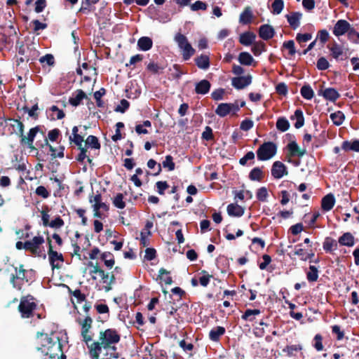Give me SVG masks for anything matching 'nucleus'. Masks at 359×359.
<instances>
[{"instance_id":"nucleus-1","label":"nucleus","mask_w":359,"mask_h":359,"mask_svg":"<svg viewBox=\"0 0 359 359\" xmlns=\"http://www.w3.org/2000/svg\"><path fill=\"white\" fill-rule=\"evenodd\" d=\"M36 344L37 349L50 359H58L60 355L64 356L58 333L52 332L48 335L39 332L36 337Z\"/></svg>"},{"instance_id":"nucleus-2","label":"nucleus","mask_w":359,"mask_h":359,"mask_svg":"<svg viewBox=\"0 0 359 359\" xmlns=\"http://www.w3.org/2000/svg\"><path fill=\"white\" fill-rule=\"evenodd\" d=\"M120 341V335L113 329H107L104 332H100L99 341L100 344V352L102 349L116 350L115 344Z\"/></svg>"},{"instance_id":"nucleus-3","label":"nucleus","mask_w":359,"mask_h":359,"mask_svg":"<svg viewBox=\"0 0 359 359\" xmlns=\"http://www.w3.org/2000/svg\"><path fill=\"white\" fill-rule=\"evenodd\" d=\"M178 48L182 51V57L184 60H188L195 53V50L188 41L187 38L181 33H177L174 37Z\"/></svg>"},{"instance_id":"nucleus-4","label":"nucleus","mask_w":359,"mask_h":359,"mask_svg":"<svg viewBox=\"0 0 359 359\" xmlns=\"http://www.w3.org/2000/svg\"><path fill=\"white\" fill-rule=\"evenodd\" d=\"M36 306L33 297L28 295L22 297L18 306L22 318H28L32 317Z\"/></svg>"},{"instance_id":"nucleus-5","label":"nucleus","mask_w":359,"mask_h":359,"mask_svg":"<svg viewBox=\"0 0 359 359\" xmlns=\"http://www.w3.org/2000/svg\"><path fill=\"white\" fill-rule=\"evenodd\" d=\"M277 152V145L273 142H266L261 144L257 151L259 161H264L272 158Z\"/></svg>"},{"instance_id":"nucleus-6","label":"nucleus","mask_w":359,"mask_h":359,"mask_svg":"<svg viewBox=\"0 0 359 359\" xmlns=\"http://www.w3.org/2000/svg\"><path fill=\"white\" fill-rule=\"evenodd\" d=\"M15 122L17 124V127L18 129V133L21 137V142L31 147L32 146L34 138L39 130V128L36 126L31 128L28 133L27 137H26L24 135L23 123L18 120H15Z\"/></svg>"},{"instance_id":"nucleus-7","label":"nucleus","mask_w":359,"mask_h":359,"mask_svg":"<svg viewBox=\"0 0 359 359\" xmlns=\"http://www.w3.org/2000/svg\"><path fill=\"white\" fill-rule=\"evenodd\" d=\"M37 46L38 45L34 42L26 46L22 44L19 46L18 53L22 56H25L27 62L34 60L39 56Z\"/></svg>"},{"instance_id":"nucleus-8","label":"nucleus","mask_w":359,"mask_h":359,"mask_svg":"<svg viewBox=\"0 0 359 359\" xmlns=\"http://www.w3.org/2000/svg\"><path fill=\"white\" fill-rule=\"evenodd\" d=\"M90 203L93 204L92 208L95 217L102 218L103 214L102 211H107L109 210L108 205L102 201L100 194H97L93 198H90Z\"/></svg>"},{"instance_id":"nucleus-9","label":"nucleus","mask_w":359,"mask_h":359,"mask_svg":"<svg viewBox=\"0 0 359 359\" xmlns=\"http://www.w3.org/2000/svg\"><path fill=\"white\" fill-rule=\"evenodd\" d=\"M44 243V238L41 236H34L32 240L24 243V249L30 251L32 254L40 256V246Z\"/></svg>"},{"instance_id":"nucleus-10","label":"nucleus","mask_w":359,"mask_h":359,"mask_svg":"<svg viewBox=\"0 0 359 359\" xmlns=\"http://www.w3.org/2000/svg\"><path fill=\"white\" fill-rule=\"evenodd\" d=\"M238 111L239 106L236 101L233 103H220L215 109V114L220 117H224L231 113L235 114Z\"/></svg>"},{"instance_id":"nucleus-11","label":"nucleus","mask_w":359,"mask_h":359,"mask_svg":"<svg viewBox=\"0 0 359 359\" xmlns=\"http://www.w3.org/2000/svg\"><path fill=\"white\" fill-rule=\"evenodd\" d=\"M48 259L53 269H60L64 262L63 256L61 253L53 250L50 241H49V249L48 251Z\"/></svg>"},{"instance_id":"nucleus-12","label":"nucleus","mask_w":359,"mask_h":359,"mask_svg":"<svg viewBox=\"0 0 359 359\" xmlns=\"http://www.w3.org/2000/svg\"><path fill=\"white\" fill-rule=\"evenodd\" d=\"M271 175L276 179H280L287 175L286 166L280 161H275L271 168Z\"/></svg>"},{"instance_id":"nucleus-13","label":"nucleus","mask_w":359,"mask_h":359,"mask_svg":"<svg viewBox=\"0 0 359 359\" xmlns=\"http://www.w3.org/2000/svg\"><path fill=\"white\" fill-rule=\"evenodd\" d=\"M351 27V25L345 20H338L334 26L333 34L336 36H340L347 33Z\"/></svg>"},{"instance_id":"nucleus-14","label":"nucleus","mask_w":359,"mask_h":359,"mask_svg":"<svg viewBox=\"0 0 359 359\" xmlns=\"http://www.w3.org/2000/svg\"><path fill=\"white\" fill-rule=\"evenodd\" d=\"M252 82V76L250 75L245 76L235 77L232 79L231 84L236 89H243L249 86Z\"/></svg>"},{"instance_id":"nucleus-15","label":"nucleus","mask_w":359,"mask_h":359,"mask_svg":"<svg viewBox=\"0 0 359 359\" xmlns=\"http://www.w3.org/2000/svg\"><path fill=\"white\" fill-rule=\"evenodd\" d=\"M275 35V30L272 26L265 24L260 26L259 29V36L264 40H269Z\"/></svg>"},{"instance_id":"nucleus-16","label":"nucleus","mask_w":359,"mask_h":359,"mask_svg":"<svg viewBox=\"0 0 359 359\" xmlns=\"http://www.w3.org/2000/svg\"><path fill=\"white\" fill-rule=\"evenodd\" d=\"M290 26L293 29H297L300 25L302 13L300 12H292L285 15Z\"/></svg>"},{"instance_id":"nucleus-17","label":"nucleus","mask_w":359,"mask_h":359,"mask_svg":"<svg viewBox=\"0 0 359 359\" xmlns=\"http://www.w3.org/2000/svg\"><path fill=\"white\" fill-rule=\"evenodd\" d=\"M338 243L342 246L353 247L355 245V238L352 233L346 232L339 238Z\"/></svg>"},{"instance_id":"nucleus-18","label":"nucleus","mask_w":359,"mask_h":359,"mask_svg":"<svg viewBox=\"0 0 359 359\" xmlns=\"http://www.w3.org/2000/svg\"><path fill=\"white\" fill-rule=\"evenodd\" d=\"M256 39V35L251 32H245L240 35L239 42L246 46L252 45Z\"/></svg>"},{"instance_id":"nucleus-19","label":"nucleus","mask_w":359,"mask_h":359,"mask_svg":"<svg viewBox=\"0 0 359 359\" xmlns=\"http://www.w3.org/2000/svg\"><path fill=\"white\" fill-rule=\"evenodd\" d=\"M335 203V198L331 194L326 195L322 199L321 207L324 211H330L332 209Z\"/></svg>"},{"instance_id":"nucleus-20","label":"nucleus","mask_w":359,"mask_h":359,"mask_svg":"<svg viewBox=\"0 0 359 359\" xmlns=\"http://www.w3.org/2000/svg\"><path fill=\"white\" fill-rule=\"evenodd\" d=\"M210 83L203 79L196 84L195 91L197 94L205 95L210 91Z\"/></svg>"},{"instance_id":"nucleus-21","label":"nucleus","mask_w":359,"mask_h":359,"mask_svg":"<svg viewBox=\"0 0 359 359\" xmlns=\"http://www.w3.org/2000/svg\"><path fill=\"white\" fill-rule=\"evenodd\" d=\"M227 212L231 217H241L244 214V208L238 204L231 203L227 206Z\"/></svg>"},{"instance_id":"nucleus-22","label":"nucleus","mask_w":359,"mask_h":359,"mask_svg":"<svg viewBox=\"0 0 359 359\" xmlns=\"http://www.w3.org/2000/svg\"><path fill=\"white\" fill-rule=\"evenodd\" d=\"M152 40L148 36H142L137 41V46L140 50L143 51H147L152 47Z\"/></svg>"},{"instance_id":"nucleus-23","label":"nucleus","mask_w":359,"mask_h":359,"mask_svg":"<svg viewBox=\"0 0 359 359\" xmlns=\"http://www.w3.org/2000/svg\"><path fill=\"white\" fill-rule=\"evenodd\" d=\"M86 97V93L82 90H77L69 98V102L72 106L76 107L80 104L81 100Z\"/></svg>"},{"instance_id":"nucleus-24","label":"nucleus","mask_w":359,"mask_h":359,"mask_svg":"<svg viewBox=\"0 0 359 359\" xmlns=\"http://www.w3.org/2000/svg\"><path fill=\"white\" fill-rule=\"evenodd\" d=\"M287 149L290 151L292 156H297L299 157L303 156L305 153V149H300L296 142H291L287 144Z\"/></svg>"},{"instance_id":"nucleus-25","label":"nucleus","mask_w":359,"mask_h":359,"mask_svg":"<svg viewBox=\"0 0 359 359\" xmlns=\"http://www.w3.org/2000/svg\"><path fill=\"white\" fill-rule=\"evenodd\" d=\"M196 64L199 69H207L210 67V59L206 55H201L195 59Z\"/></svg>"},{"instance_id":"nucleus-26","label":"nucleus","mask_w":359,"mask_h":359,"mask_svg":"<svg viewBox=\"0 0 359 359\" xmlns=\"http://www.w3.org/2000/svg\"><path fill=\"white\" fill-rule=\"evenodd\" d=\"M252 18V13L250 7H247L241 13L239 18V22L243 25L249 24Z\"/></svg>"},{"instance_id":"nucleus-27","label":"nucleus","mask_w":359,"mask_h":359,"mask_svg":"<svg viewBox=\"0 0 359 359\" xmlns=\"http://www.w3.org/2000/svg\"><path fill=\"white\" fill-rule=\"evenodd\" d=\"M323 97L330 101L334 102L339 97V93L332 88H326L323 93Z\"/></svg>"},{"instance_id":"nucleus-28","label":"nucleus","mask_w":359,"mask_h":359,"mask_svg":"<svg viewBox=\"0 0 359 359\" xmlns=\"http://www.w3.org/2000/svg\"><path fill=\"white\" fill-rule=\"evenodd\" d=\"M225 332V329L223 327L218 326L212 329L209 332V337L213 341H217L219 337Z\"/></svg>"},{"instance_id":"nucleus-29","label":"nucleus","mask_w":359,"mask_h":359,"mask_svg":"<svg viewBox=\"0 0 359 359\" xmlns=\"http://www.w3.org/2000/svg\"><path fill=\"white\" fill-rule=\"evenodd\" d=\"M341 149L346 151H353L359 152V140H354L353 142L344 141L342 143Z\"/></svg>"},{"instance_id":"nucleus-30","label":"nucleus","mask_w":359,"mask_h":359,"mask_svg":"<svg viewBox=\"0 0 359 359\" xmlns=\"http://www.w3.org/2000/svg\"><path fill=\"white\" fill-rule=\"evenodd\" d=\"M330 119L332 120V121L333 122V123L335 125V126H341L344 121V118H345V116L343 112H341V111H335L334 113H332L330 116Z\"/></svg>"},{"instance_id":"nucleus-31","label":"nucleus","mask_w":359,"mask_h":359,"mask_svg":"<svg viewBox=\"0 0 359 359\" xmlns=\"http://www.w3.org/2000/svg\"><path fill=\"white\" fill-rule=\"evenodd\" d=\"M101 259L103 260L105 266L109 269L114 265V259L113 255L109 252H104L101 255Z\"/></svg>"},{"instance_id":"nucleus-32","label":"nucleus","mask_w":359,"mask_h":359,"mask_svg":"<svg viewBox=\"0 0 359 359\" xmlns=\"http://www.w3.org/2000/svg\"><path fill=\"white\" fill-rule=\"evenodd\" d=\"M238 60L242 65H250L254 59L250 53L247 52H242L239 54Z\"/></svg>"},{"instance_id":"nucleus-33","label":"nucleus","mask_w":359,"mask_h":359,"mask_svg":"<svg viewBox=\"0 0 359 359\" xmlns=\"http://www.w3.org/2000/svg\"><path fill=\"white\" fill-rule=\"evenodd\" d=\"M337 242L332 238H327L323 243V249L326 252H332L337 248Z\"/></svg>"},{"instance_id":"nucleus-34","label":"nucleus","mask_w":359,"mask_h":359,"mask_svg":"<svg viewBox=\"0 0 359 359\" xmlns=\"http://www.w3.org/2000/svg\"><path fill=\"white\" fill-rule=\"evenodd\" d=\"M307 280L309 282L316 281L318 278V270L315 266H310L309 271L306 273Z\"/></svg>"},{"instance_id":"nucleus-35","label":"nucleus","mask_w":359,"mask_h":359,"mask_svg":"<svg viewBox=\"0 0 359 359\" xmlns=\"http://www.w3.org/2000/svg\"><path fill=\"white\" fill-rule=\"evenodd\" d=\"M284 8V2L283 0H274L271 5V13L273 15H279Z\"/></svg>"},{"instance_id":"nucleus-36","label":"nucleus","mask_w":359,"mask_h":359,"mask_svg":"<svg viewBox=\"0 0 359 359\" xmlns=\"http://www.w3.org/2000/svg\"><path fill=\"white\" fill-rule=\"evenodd\" d=\"M260 313L259 309H247L245 313L242 315V319L245 320L252 321L255 316Z\"/></svg>"},{"instance_id":"nucleus-37","label":"nucleus","mask_w":359,"mask_h":359,"mask_svg":"<svg viewBox=\"0 0 359 359\" xmlns=\"http://www.w3.org/2000/svg\"><path fill=\"white\" fill-rule=\"evenodd\" d=\"M302 96L308 100H311L313 97L314 93L310 86H304L300 90Z\"/></svg>"},{"instance_id":"nucleus-38","label":"nucleus","mask_w":359,"mask_h":359,"mask_svg":"<svg viewBox=\"0 0 359 359\" xmlns=\"http://www.w3.org/2000/svg\"><path fill=\"white\" fill-rule=\"evenodd\" d=\"M86 145L90 148L99 149L100 148V144L99 143L98 139L94 135H89L86 140Z\"/></svg>"},{"instance_id":"nucleus-39","label":"nucleus","mask_w":359,"mask_h":359,"mask_svg":"<svg viewBox=\"0 0 359 359\" xmlns=\"http://www.w3.org/2000/svg\"><path fill=\"white\" fill-rule=\"evenodd\" d=\"M268 325L264 322L260 321L258 326H256L253 330V333L256 337H262L264 335L265 330L264 327H267Z\"/></svg>"},{"instance_id":"nucleus-40","label":"nucleus","mask_w":359,"mask_h":359,"mask_svg":"<svg viewBox=\"0 0 359 359\" xmlns=\"http://www.w3.org/2000/svg\"><path fill=\"white\" fill-rule=\"evenodd\" d=\"M151 121L147 120L143 122L142 124H139L135 126V131L138 134H147L149 132L145 128H151Z\"/></svg>"},{"instance_id":"nucleus-41","label":"nucleus","mask_w":359,"mask_h":359,"mask_svg":"<svg viewBox=\"0 0 359 359\" xmlns=\"http://www.w3.org/2000/svg\"><path fill=\"white\" fill-rule=\"evenodd\" d=\"M276 128L282 132H285L289 129L290 123L285 118H279L276 122Z\"/></svg>"},{"instance_id":"nucleus-42","label":"nucleus","mask_w":359,"mask_h":359,"mask_svg":"<svg viewBox=\"0 0 359 359\" xmlns=\"http://www.w3.org/2000/svg\"><path fill=\"white\" fill-rule=\"evenodd\" d=\"M264 50L265 44L263 42L259 41L252 43V51L255 55L258 56Z\"/></svg>"},{"instance_id":"nucleus-43","label":"nucleus","mask_w":359,"mask_h":359,"mask_svg":"<svg viewBox=\"0 0 359 359\" xmlns=\"http://www.w3.org/2000/svg\"><path fill=\"white\" fill-rule=\"evenodd\" d=\"M257 198L262 202H266L269 197L268 190L266 187H262L257 189L256 193Z\"/></svg>"},{"instance_id":"nucleus-44","label":"nucleus","mask_w":359,"mask_h":359,"mask_svg":"<svg viewBox=\"0 0 359 359\" xmlns=\"http://www.w3.org/2000/svg\"><path fill=\"white\" fill-rule=\"evenodd\" d=\"M294 255L300 257V259L303 261H306L308 259L312 257L314 255L313 253H306L302 248L295 247Z\"/></svg>"},{"instance_id":"nucleus-45","label":"nucleus","mask_w":359,"mask_h":359,"mask_svg":"<svg viewBox=\"0 0 359 359\" xmlns=\"http://www.w3.org/2000/svg\"><path fill=\"white\" fill-rule=\"evenodd\" d=\"M294 116L297 118V121L294 123V127L296 128H300L304 126V118L303 116V113L300 109H297L294 111Z\"/></svg>"},{"instance_id":"nucleus-46","label":"nucleus","mask_w":359,"mask_h":359,"mask_svg":"<svg viewBox=\"0 0 359 359\" xmlns=\"http://www.w3.org/2000/svg\"><path fill=\"white\" fill-rule=\"evenodd\" d=\"M348 39L353 43H359V32H358L354 28L350 27L348 34Z\"/></svg>"},{"instance_id":"nucleus-47","label":"nucleus","mask_w":359,"mask_h":359,"mask_svg":"<svg viewBox=\"0 0 359 359\" xmlns=\"http://www.w3.org/2000/svg\"><path fill=\"white\" fill-rule=\"evenodd\" d=\"M113 204L115 207L119 209H123L126 206V203L123 201V196L122 194H118L114 198Z\"/></svg>"},{"instance_id":"nucleus-48","label":"nucleus","mask_w":359,"mask_h":359,"mask_svg":"<svg viewBox=\"0 0 359 359\" xmlns=\"http://www.w3.org/2000/svg\"><path fill=\"white\" fill-rule=\"evenodd\" d=\"M163 168H166L169 171H172L175 169V163L171 156L168 155L165 156V160L162 162Z\"/></svg>"},{"instance_id":"nucleus-49","label":"nucleus","mask_w":359,"mask_h":359,"mask_svg":"<svg viewBox=\"0 0 359 359\" xmlns=\"http://www.w3.org/2000/svg\"><path fill=\"white\" fill-rule=\"evenodd\" d=\"M159 278L165 284H171L172 282L171 277L168 275V272L163 268L159 270Z\"/></svg>"},{"instance_id":"nucleus-50","label":"nucleus","mask_w":359,"mask_h":359,"mask_svg":"<svg viewBox=\"0 0 359 359\" xmlns=\"http://www.w3.org/2000/svg\"><path fill=\"white\" fill-rule=\"evenodd\" d=\"M332 55L334 58L338 59L340 55L343 53L342 48L338 45L337 43L333 44V46L330 48Z\"/></svg>"},{"instance_id":"nucleus-51","label":"nucleus","mask_w":359,"mask_h":359,"mask_svg":"<svg viewBox=\"0 0 359 359\" xmlns=\"http://www.w3.org/2000/svg\"><path fill=\"white\" fill-rule=\"evenodd\" d=\"M64 224L65 222L62 220V219L60 216H58L50 222L49 226L50 228L57 229L62 227L64 226Z\"/></svg>"},{"instance_id":"nucleus-52","label":"nucleus","mask_w":359,"mask_h":359,"mask_svg":"<svg viewBox=\"0 0 359 359\" xmlns=\"http://www.w3.org/2000/svg\"><path fill=\"white\" fill-rule=\"evenodd\" d=\"M224 94H225L224 89L218 88L212 93L211 96L214 100L219 101V100H223Z\"/></svg>"},{"instance_id":"nucleus-53","label":"nucleus","mask_w":359,"mask_h":359,"mask_svg":"<svg viewBox=\"0 0 359 359\" xmlns=\"http://www.w3.org/2000/svg\"><path fill=\"white\" fill-rule=\"evenodd\" d=\"M129 105V102L126 100L123 99L121 100L120 104L116 107L115 111L124 113L128 109Z\"/></svg>"},{"instance_id":"nucleus-54","label":"nucleus","mask_w":359,"mask_h":359,"mask_svg":"<svg viewBox=\"0 0 359 359\" xmlns=\"http://www.w3.org/2000/svg\"><path fill=\"white\" fill-rule=\"evenodd\" d=\"M262 176V172L259 168H253L250 172V178L252 180H260Z\"/></svg>"},{"instance_id":"nucleus-55","label":"nucleus","mask_w":359,"mask_h":359,"mask_svg":"<svg viewBox=\"0 0 359 359\" xmlns=\"http://www.w3.org/2000/svg\"><path fill=\"white\" fill-rule=\"evenodd\" d=\"M15 271H16L15 276H13L12 278H11V282L12 283V284L13 285L14 287H15V278L18 279L23 280L25 277V269H22V267H20L18 270H17V269H16Z\"/></svg>"},{"instance_id":"nucleus-56","label":"nucleus","mask_w":359,"mask_h":359,"mask_svg":"<svg viewBox=\"0 0 359 359\" xmlns=\"http://www.w3.org/2000/svg\"><path fill=\"white\" fill-rule=\"evenodd\" d=\"M254 126V123L250 119H245L243 120L240 126V128L243 131H248Z\"/></svg>"},{"instance_id":"nucleus-57","label":"nucleus","mask_w":359,"mask_h":359,"mask_svg":"<svg viewBox=\"0 0 359 359\" xmlns=\"http://www.w3.org/2000/svg\"><path fill=\"white\" fill-rule=\"evenodd\" d=\"M283 47L289 50V54L290 55H294L296 53L294 41L290 40L284 42Z\"/></svg>"},{"instance_id":"nucleus-58","label":"nucleus","mask_w":359,"mask_h":359,"mask_svg":"<svg viewBox=\"0 0 359 359\" xmlns=\"http://www.w3.org/2000/svg\"><path fill=\"white\" fill-rule=\"evenodd\" d=\"M329 66L328 61L323 57H320L317 61V68L320 70H325L328 69Z\"/></svg>"},{"instance_id":"nucleus-59","label":"nucleus","mask_w":359,"mask_h":359,"mask_svg":"<svg viewBox=\"0 0 359 359\" xmlns=\"http://www.w3.org/2000/svg\"><path fill=\"white\" fill-rule=\"evenodd\" d=\"M312 38V35L309 33L306 34H297L296 36V40L298 43H302L304 42H307L311 40Z\"/></svg>"},{"instance_id":"nucleus-60","label":"nucleus","mask_w":359,"mask_h":359,"mask_svg":"<svg viewBox=\"0 0 359 359\" xmlns=\"http://www.w3.org/2000/svg\"><path fill=\"white\" fill-rule=\"evenodd\" d=\"M157 191L159 194H164L165 189L168 188V184L165 181H158L156 184Z\"/></svg>"},{"instance_id":"nucleus-61","label":"nucleus","mask_w":359,"mask_h":359,"mask_svg":"<svg viewBox=\"0 0 359 359\" xmlns=\"http://www.w3.org/2000/svg\"><path fill=\"white\" fill-rule=\"evenodd\" d=\"M314 344L313 346L318 351H320L323 349V345L322 343V337L320 334H318L314 337Z\"/></svg>"},{"instance_id":"nucleus-62","label":"nucleus","mask_w":359,"mask_h":359,"mask_svg":"<svg viewBox=\"0 0 359 359\" xmlns=\"http://www.w3.org/2000/svg\"><path fill=\"white\" fill-rule=\"evenodd\" d=\"M206 8V4L201 1H196L195 3L191 5V9L193 11H196L198 10H205Z\"/></svg>"},{"instance_id":"nucleus-63","label":"nucleus","mask_w":359,"mask_h":359,"mask_svg":"<svg viewBox=\"0 0 359 359\" xmlns=\"http://www.w3.org/2000/svg\"><path fill=\"white\" fill-rule=\"evenodd\" d=\"M36 194L38 196L43 197V198H46L49 196V192L46 189V188L43 186H39L36 189Z\"/></svg>"},{"instance_id":"nucleus-64","label":"nucleus","mask_w":359,"mask_h":359,"mask_svg":"<svg viewBox=\"0 0 359 359\" xmlns=\"http://www.w3.org/2000/svg\"><path fill=\"white\" fill-rule=\"evenodd\" d=\"M318 38L322 43H325L329 38L328 32L326 29L320 30L318 33Z\"/></svg>"}]
</instances>
